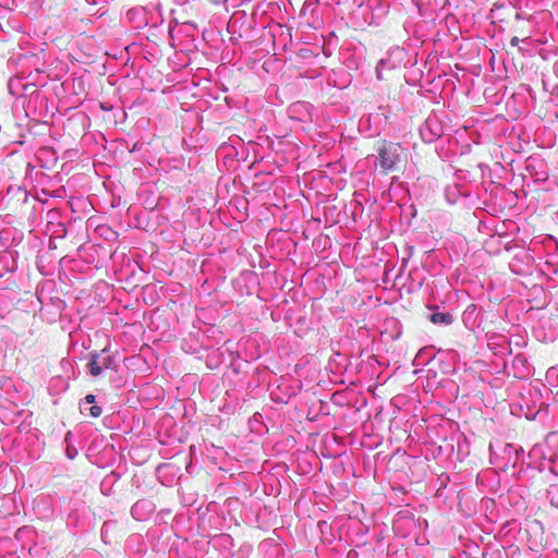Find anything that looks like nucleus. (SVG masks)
Segmentation results:
<instances>
[{
  "label": "nucleus",
  "instance_id": "obj_4",
  "mask_svg": "<svg viewBox=\"0 0 558 558\" xmlns=\"http://www.w3.org/2000/svg\"><path fill=\"white\" fill-rule=\"evenodd\" d=\"M88 371L92 376L97 377L101 375L104 369L116 368V357L108 354V350L104 349L99 353H92L90 359L87 363Z\"/></svg>",
  "mask_w": 558,
  "mask_h": 558
},
{
  "label": "nucleus",
  "instance_id": "obj_12",
  "mask_svg": "<svg viewBox=\"0 0 558 558\" xmlns=\"http://www.w3.org/2000/svg\"><path fill=\"white\" fill-rule=\"evenodd\" d=\"M147 502L146 501H138L136 502L132 508H131V513L132 515L137 519V520H141V518L138 517V513H141V509L146 505Z\"/></svg>",
  "mask_w": 558,
  "mask_h": 558
},
{
  "label": "nucleus",
  "instance_id": "obj_15",
  "mask_svg": "<svg viewBox=\"0 0 558 558\" xmlns=\"http://www.w3.org/2000/svg\"><path fill=\"white\" fill-rule=\"evenodd\" d=\"M20 81L21 78L20 77H15V78H11L10 82H9V88H10V92L11 94H17L15 90H14V87L16 84H20Z\"/></svg>",
  "mask_w": 558,
  "mask_h": 558
},
{
  "label": "nucleus",
  "instance_id": "obj_3",
  "mask_svg": "<svg viewBox=\"0 0 558 558\" xmlns=\"http://www.w3.org/2000/svg\"><path fill=\"white\" fill-rule=\"evenodd\" d=\"M530 456H541L544 460L548 459L551 463L549 470L555 475H558V432H550L546 436L544 445H535L532 448Z\"/></svg>",
  "mask_w": 558,
  "mask_h": 558
},
{
  "label": "nucleus",
  "instance_id": "obj_18",
  "mask_svg": "<svg viewBox=\"0 0 558 558\" xmlns=\"http://www.w3.org/2000/svg\"><path fill=\"white\" fill-rule=\"evenodd\" d=\"M519 43H520V39H519L518 37H512V38L510 39V45H511L512 47H517V46L519 45Z\"/></svg>",
  "mask_w": 558,
  "mask_h": 558
},
{
  "label": "nucleus",
  "instance_id": "obj_9",
  "mask_svg": "<svg viewBox=\"0 0 558 558\" xmlns=\"http://www.w3.org/2000/svg\"><path fill=\"white\" fill-rule=\"evenodd\" d=\"M429 319L435 325L449 326L453 323V316L448 312H435Z\"/></svg>",
  "mask_w": 558,
  "mask_h": 558
},
{
  "label": "nucleus",
  "instance_id": "obj_7",
  "mask_svg": "<svg viewBox=\"0 0 558 558\" xmlns=\"http://www.w3.org/2000/svg\"><path fill=\"white\" fill-rule=\"evenodd\" d=\"M480 311L475 304L466 306L462 314V322L469 330H474L480 326L478 322Z\"/></svg>",
  "mask_w": 558,
  "mask_h": 558
},
{
  "label": "nucleus",
  "instance_id": "obj_5",
  "mask_svg": "<svg viewBox=\"0 0 558 558\" xmlns=\"http://www.w3.org/2000/svg\"><path fill=\"white\" fill-rule=\"evenodd\" d=\"M444 134V125L436 114H429L420 126V135L425 143H434Z\"/></svg>",
  "mask_w": 558,
  "mask_h": 558
},
{
  "label": "nucleus",
  "instance_id": "obj_1",
  "mask_svg": "<svg viewBox=\"0 0 558 558\" xmlns=\"http://www.w3.org/2000/svg\"><path fill=\"white\" fill-rule=\"evenodd\" d=\"M405 157V150L399 143L384 142L377 149V155L368 157L371 160L374 158L376 167L385 174L393 172L399 168V165Z\"/></svg>",
  "mask_w": 558,
  "mask_h": 558
},
{
  "label": "nucleus",
  "instance_id": "obj_20",
  "mask_svg": "<svg viewBox=\"0 0 558 558\" xmlns=\"http://www.w3.org/2000/svg\"><path fill=\"white\" fill-rule=\"evenodd\" d=\"M556 117L558 118V111L556 112Z\"/></svg>",
  "mask_w": 558,
  "mask_h": 558
},
{
  "label": "nucleus",
  "instance_id": "obj_10",
  "mask_svg": "<svg viewBox=\"0 0 558 558\" xmlns=\"http://www.w3.org/2000/svg\"><path fill=\"white\" fill-rule=\"evenodd\" d=\"M526 364H527V360L525 356L523 355H517L514 359H513V366L515 368H519L518 369V373L515 374V376L518 377H525L529 375V372L526 369Z\"/></svg>",
  "mask_w": 558,
  "mask_h": 558
},
{
  "label": "nucleus",
  "instance_id": "obj_17",
  "mask_svg": "<svg viewBox=\"0 0 558 558\" xmlns=\"http://www.w3.org/2000/svg\"><path fill=\"white\" fill-rule=\"evenodd\" d=\"M385 64V61L384 60H380L377 68H376V72H377V77L378 78H381V72H380V66H384Z\"/></svg>",
  "mask_w": 558,
  "mask_h": 558
},
{
  "label": "nucleus",
  "instance_id": "obj_19",
  "mask_svg": "<svg viewBox=\"0 0 558 558\" xmlns=\"http://www.w3.org/2000/svg\"><path fill=\"white\" fill-rule=\"evenodd\" d=\"M43 0H34V4L37 7V8H40L43 5Z\"/></svg>",
  "mask_w": 558,
  "mask_h": 558
},
{
  "label": "nucleus",
  "instance_id": "obj_2",
  "mask_svg": "<svg viewBox=\"0 0 558 558\" xmlns=\"http://www.w3.org/2000/svg\"><path fill=\"white\" fill-rule=\"evenodd\" d=\"M520 452H523L522 448L518 449L512 444L501 440H495L489 444L490 463L504 471L517 465Z\"/></svg>",
  "mask_w": 558,
  "mask_h": 558
},
{
  "label": "nucleus",
  "instance_id": "obj_14",
  "mask_svg": "<svg viewBox=\"0 0 558 558\" xmlns=\"http://www.w3.org/2000/svg\"><path fill=\"white\" fill-rule=\"evenodd\" d=\"M65 454H66V457L70 460H73L77 456V450H76V448L71 447L70 445H68L66 450H65Z\"/></svg>",
  "mask_w": 558,
  "mask_h": 558
},
{
  "label": "nucleus",
  "instance_id": "obj_11",
  "mask_svg": "<svg viewBox=\"0 0 558 558\" xmlns=\"http://www.w3.org/2000/svg\"><path fill=\"white\" fill-rule=\"evenodd\" d=\"M547 498L550 505L558 509V485H550L547 489Z\"/></svg>",
  "mask_w": 558,
  "mask_h": 558
},
{
  "label": "nucleus",
  "instance_id": "obj_8",
  "mask_svg": "<svg viewBox=\"0 0 558 558\" xmlns=\"http://www.w3.org/2000/svg\"><path fill=\"white\" fill-rule=\"evenodd\" d=\"M81 413L84 415H89L92 417H99L102 413V410L99 405L95 404V396L87 395L82 402L80 403Z\"/></svg>",
  "mask_w": 558,
  "mask_h": 558
},
{
  "label": "nucleus",
  "instance_id": "obj_16",
  "mask_svg": "<svg viewBox=\"0 0 558 558\" xmlns=\"http://www.w3.org/2000/svg\"><path fill=\"white\" fill-rule=\"evenodd\" d=\"M303 107H305V104L298 102V104L292 105L290 110H291V112H295L299 108H303Z\"/></svg>",
  "mask_w": 558,
  "mask_h": 558
},
{
  "label": "nucleus",
  "instance_id": "obj_13",
  "mask_svg": "<svg viewBox=\"0 0 558 558\" xmlns=\"http://www.w3.org/2000/svg\"><path fill=\"white\" fill-rule=\"evenodd\" d=\"M425 357L427 360H430L434 357V354H430L429 355V350L427 348L421 350L417 355H416V360H425ZM421 363H424V361H422Z\"/></svg>",
  "mask_w": 558,
  "mask_h": 558
},
{
  "label": "nucleus",
  "instance_id": "obj_6",
  "mask_svg": "<svg viewBox=\"0 0 558 558\" xmlns=\"http://www.w3.org/2000/svg\"><path fill=\"white\" fill-rule=\"evenodd\" d=\"M470 194L469 187L459 183L448 185L445 190V197L449 204H457L461 199L469 197Z\"/></svg>",
  "mask_w": 558,
  "mask_h": 558
}]
</instances>
